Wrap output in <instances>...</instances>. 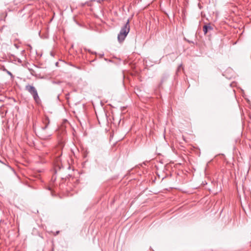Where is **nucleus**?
<instances>
[{
	"instance_id": "obj_1",
	"label": "nucleus",
	"mask_w": 251,
	"mask_h": 251,
	"mask_svg": "<svg viewBox=\"0 0 251 251\" xmlns=\"http://www.w3.org/2000/svg\"><path fill=\"white\" fill-rule=\"evenodd\" d=\"M50 120L48 117H45L43 120V125L36 133V135L43 140H48L52 135L51 132L49 129Z\"/></svg>"
},
{
	"instance_id": "obj_2",
	"label": "nucleus",
	"mask_w": 251,
	"mask_h": 251,
	"mask_svg": "<svg viewBox=\"0 0 251 251\" xmlns=\"http://www.w3.org/2000/svg\"><path fill=\"white\" fill-rule=\"evenodd\" d=\"M130 31L129 20H127L126 23L122 27L118 35V40L121 43L124 41Z\"/></svg>"
},
{
	"instance_id": "obj_3",
	"label": "nucleus",
	"mask_w": 251,
	"mask_h": 251,
	"mask_svg": "<svg viewBox=\"0 0 251 251\" xmlns=\"http://www.w3.org/2000/svg\"><path fill=\"white\" fill-rule=\"evenodd\" d=\"M25 90L32 96L34 100L37 103L40 102L37 91L34 86L29 84L26 85L25 87Z\"/></svg>"
},
{
	"instance_id": "obj_4",
	"label": "nucleus",
	"mask_w": 251,
	"mask_h": 251,
	"mask_svg": "<svg viewBox=\"0 0 251 251\" xmlns=\"http://www.w3.org/2000/svg\"><path fill=\"white\" fill-rule=\"evenodd\" d=\"M213 29V27L210 24H206L203 26V31L205 35L209 31L212 30Z\"/></svg>"
},
{
	"instance_id": "obj_5",
	"label": "nucleus",
	"mask_w": 251,
	"mask_h": 251,
	"mask_svg": "<svg viewBox=\"0 0 251 251\" xmlns=\"http://www.w3.org/2000/svg\"><path fill=\"white\" fill-rule=\"evenodd\" d=\"M61 167H62V165H60L59 164H55L54 165V168L55 173H56L57 171L60 170Z\"/></svg>"
},
{
	"instance_id": "obj_6",
	"label": "nucleus",
	"mask_w": 251,
	"mask_h": 251,
	"mask_svg": "<svg viewBox=\"0 0 251 251\" xmlns=\"http://www.w3.org/2000/svg\"><path fill=\"white\" fill-rule=\"evenodd\" d=\"M29 70L30 73L31 75H35V71L33 69H29Z\"/></svg>"
},
{
	"instance_id": "obj_7",
	"label": "nucleus",
	"mask_w": 251,
	"mask_h": 251,
	"mask_svg": "<svg viewBox=\"0 0 251 251\" xmlns=\"http://www.w3.org/2000/svg\"><path fill=\"white\" fill-rule=\"evenodd\" d=\"M7 72L8 74H9V75H10L11 76H12V73H11V72H10L9 71H7Z\"/></svg>"
},
{
	"instance_id": "obj_8",
	"label": "nucleus",
	"mask_w": 251,
	"mask_h": 251,
	"mask_svg": "<svg viewBox=\"0 0 251 251\" xmlns=\"http://www.w3.org/2000/svg\"><path fill=\"white\" fill-rule=\"evenodd\" d=\"M181 66H182V65L181 64V65L179 66L178 69H179V68H180Z\"/></svg>"
}]
</instances>
